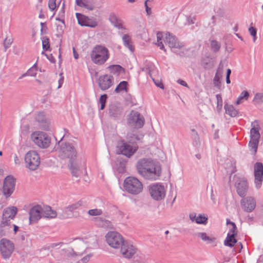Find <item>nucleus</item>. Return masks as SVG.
Returning <instances> with one entry per match:
<instances>
[{
	"label": "nucleus",
	"mask_w": 263,
	"mask_h": 263,
	"mask_svg": "<svg viewBox=\"0 0 263 263\" xmlns=\"http://www.w3.org/2000/svg\"><path fill=\"white\" fill-rule=\"evenodd\" d=\"M37 67L36 64H34L31 68H30L27 71V74L28 76L31 77H35L36 74Z\"/></svg>",
	"instance_id": "obj_50"
},
{
	"label": "nucleus",
	"mask_w": 263,
	"mask_h": 263,
	"mask_svg": "<svg viewBox=\"0 0 263 263\" xmlns=\"http://www.w3.org/2000/svg\"><path fill=\"white\" fill-rule=\"evenodd\" d=\"M31 139L39 147L46 148L51 143V138L47 134L42 132H36L32 134Z\"/></svg>",
	"instance_id": "obj_8"
},
{
	"label": "nucleus",
	"mask_w": 263,
	"mask_h": 263,
	"mask_svg": "<svg viewBox=\"0 0 263 263\" xmlns=\"http://www.w3.org/2000/svg\"><path fill=\"white\" fill-rule=\"evenodd\" d=\"M12 43H13V39L12 37H10V38L7 37L4 40L3 44H4V49H5V51H6V50L10 47V46Z\"/></svg>",
	"instance_id": "obj_49"
},
{
	"label": "nucleus",
	"mask_w": 263,
	"mask_h": 263,
	"mask_svg": "<svg viewBox=\"0 0 263 263\" xmlns=\"http://www.w3.org/2000/svg\"><path fill=\"white\" fill-rule=\"evenodd\" d=\"M138 173L144 179L149 180L158 179L161 174V167L151 159L142 158L136 164Z\"/></svg>",
	"instance_id": "obj_1"
},
{
	"label": "nucleus",
	"mask_w": 263,
	"mask_h": 263,
	"mask_svg": "<svg viewBox=\"0 0 263 263\" xmlns=\"http://www.w3.org/2000/svg\"><path fill=\"white\" fill-rule=\"evenodd\" d=\"M29 224L37 223L42 217V207L39 204L33 206L29 210Z\"/></svg>",
	"instance_id": "obj_15"
},
{
	"label": "nucleus",
	"mask_w": 263,
	"mask_h": 263,
	"mask_svg": "<svg viewBox=\"0 0 263 263\" xmlns=\"http://www.w3.org/2000/svg\"><path fill=\"white\" fill-rule=\"evenodd\" d=\"M35 120L38 122L40 127L44 130H49L50 122L46 118L43 112H39L35 116Z\"/></svg>",
	"instance_id": "obj_23"
},
{
	"label": "nucleus",
	"mask_w": 263,
	"mask_h": 263,
	"mask_svg": "<svg viewBox=\"0 0 263 263\" xmlns=\"http://www.w3.org/2000/svg\"><path fill=\"white\" fill-rule=\"evenodd\" d=\"M192 132H195L194 137H192L194 141V144L197 147H198L200 145V138L198 134V133L195 129H191Z\"/></svg>",
	"instance_id": "obj_45"
},
{
	"label": "nucleus",
	"mask_w": 263,
	"mask_h": 263,
	"mask_svg": "<svg viewBox=\"0 0 263 263\" xmlns=\"http://www.w3.org/2000/svg\"><path fill=\"white\" fill-rule=\"evenodd\" d=\"M224 108L226 113L232 117H236L238 113V110H236L232 105L226 103Z\"/></svg>",
	"instance_id": "obj_32"
},
{
	"label": "nucleus",
	"mask_w": 263,
	"mask_h": 263,
	"mask_svg": "<svg viewBox=\"0 0 263 263\" xmlns=\"http://www.w3.org/2000/svg\"><path fill=\"white\" fill-rule=\"evenodd\" d=\"M231 225L232 226V228L230 230V234H234V236H236L237 235V227L235 223H231Z\"/></svg>",
	"instance_id": "obj_52"
},
{
	"label": "nucleus",
	"mask_w": 263,
	"mask_h": 263,
	"mask_svg": "<svg viewBox=\"0 0 263 263\" xmlns=\"http://www.w3.org/2000/svg\"><path fill=\"white\" fill-rule=\"evenodd\" d=\"M88 213L91 216H99L102 213V211L100 209H95L89 210Z\"/></svg>",
	"instance_id": "obj_51"
},
{
	"label": "nucleus",
	"mask_w": 263,
	"mask_h": 263,
	"mask_svg": "<svg viewBox=\"0 0 263 263\" xmlns=\"http://www.w3.org/2000/svg\"><path fill=\"white\" fill-rule=\"evenodd\" d=\"M91 255L90 254H88L86 256H85V257H84L82 259H81V262H82V263H86L87 262L89 259H90V257H91Z\"/></svg>",
	"instance_id": "obj_58"
},
{
	"label": "nucleus",
	"mask_w": 263,
	"mask_h": 263,
	"mask_svg": "<svg viewBox=\"0 0 263 263\" xmlns=\"http://www.w3.org/2000/svg\"><path fill=\"white\" fill-rule=\"evenodd\" d=\"M249 97V93L247 90H243L237 98L235 104L239 105L243 102V100H247Z\"/></svg>",
	"instance_id": "obj_39"
},
{
	"label": "nucleus",
	"mask_w": 263,
	"mask_h": 263,
	"mask_svg": "<svg viewBox=\"0 0 263 263\" xmlns=\"http://www.w3.org/2000/svg\"><path fill=\"white\" fill-rule=\"evenodd\" d=\"M105 238L108 245L115 249L120 248L126 241L123 236L117 232H108Z\"/></svg>",
	"instance_id": "obj_9"
},
{
	"label": "nucleus",
	"mask_w": 263,
	"mask_h": 263,
	"mask_svg": "<svg viewBox=\"0 0 263 263\" xmlns=\"http://www.w3.org/2000/svg\"><path fill=\"white\" fill-rule=\"evenodd\" d=\"M92 61L98 65L103 64L109 58L108 50L101 45L96 46L90 53Z\"/></svg>",
	"instance_id": "obj_6"
},
{
	"label": "nucleus",
	"mask_w": 263,
	"mask_h": 263,
	"mask_svg": "<svg viewBox=\"0 0 263 263\" xmlns=\"http://www.w3.org/2000/svg\"><path fill=\"white\" fill-rule=\"evenodd\" d=\"M249 31L252 36H256L257 34V30L254 27H250L249 28Z\"/></svg>",
	"instance_id": "obj_56"
},
{
	"label": "nucleus",
	"mask_w": 263,
	"mask_h": 263,
	"mask_svg": "<svg viewBox=\"0 0 263 263\" xmlns=\"http://www.w3.org/2000/svg\"><path fill=\"white\" fill-rule=\"evenodd\" d=\"M86 247L84 241L77 240L72 243V247L70 249L73 255H81L85 251Z\"/></svg>",
	"instance_id": "obj_22"
},
{
	"label": "nucleus",
	"mask_w": 263,
	"mask_h": 263,
	"mask_svg": "<svg viewBox=\"0 0 263 263\" xmlns=\"http://www.w3.org/2000/svg\"><path fill=\"white\" fill-rule=\"evenodd\" d=\"M76 14L78 20V24L81 26H88L91 27H95V26L89 25L86 20V18L82 14L76 13Z\"/></svg>",
	"instance_id": "obj_38"
},
{
	"label": "nucleus",
	"mask_w": 263,
	"mask_h": 263,
	"mask_svg": "<svg viewBox=\"0 0 263 263\" xmlns=\"http://www.w3.org/2000/svg\"><path fill=\"white\" fill-rule=\"evenodd\" d=\"M153 0H146L144 2V6L147 15L152 14L151 8L148 6V2H153Z\"/></svg>",
	"instance_id": "obj_54"
},
{
	"label": "nucleus",
	"mask_w": 263,
	"mask_h": 263,
	"mask_svg": "<svg viewBox=\"0 0 263 263\" xmlns=\"http://www.w3.org/2000/svg\"><path fill=\"white\" fill-rule=\"evenodd\" d=\"M118 147L121 154L128 158L132 156L138 149L137 144H133L124 141H122Z\"/></svg>",
	"instance_id": "obj_13"
},
{
	"label": "nucleus",
	"mask_w": 263,
	"mask_h": 263,
	"mask_svg": "<svg viewBox=\"0 0 263 263\" xmlns=\"http://www.w3.org/2000/svg\"><path fill=\"white\" fill-rule=\"evenodd\" d=\"M107 96L106 94H104L101 96L99 101L101 104L100 109L103 110L105 107L106 99Z\"/></svg>",
	"instance_id": "obj_47"
},
{
	"label": "nucleus",
	"mask_w": 263,
	"mask_h": 263,
	"mask_svg": "<svg viewBox=\"0 0 263 263\" xmlns=\"http://www.w3.org/2000/svg\"><path fill=\"white\" fill-rule=\"evenodd\" d=\"M122 113V107L117 104H112L109 106V114L110 117L115 119H119Z\"/></svg>",
	"instance_id": "obj_26"
},
{
	"label": "nucleus",
	"mask_w": 263,
	"mask_h": 263,
	"mask_svg": "<svg viewBox=\"0 0 263 263\" xmlns=\"http://www.w3.org/2000/svg\"><path fill=\"white\" fill-rule=\"evenodd\" d=\"M177 82L178 84H180V85H182L183 86H185V87H187V88L189 87V86H188L187 84L184 81H183V80H182L181 79H178L177 81Z\"/></svg>",
	"instance_id": "obj_59"
},
{
	"label": "nucleus",
	"mask_w": 263,
	"mask_h": 263,
	"mask_svg": "<svg viewBox=\"0 0 263 263\" xmlns=\"http://www.w3.org/2000/svg\"><path fill=\"white\" fill-rule=\"evenodd\" d=\"M64 130L65 134L58 142L59 146V155L62 159H69V161H73L76 159L77 154L74 146L69 143H62L61 144H60L63 138L66 135L67 133H68L67 130L66 129H64Z\"/></svg>",
	"instance_id": "obj_3"
},
{
	"label": "nucleus",
	"mask_w": 263,
	"mask_h": 263,
	"mask_svg": "<svg viewBox=\"0 0 263 263\" xmlns=\"http://www.w3.org/2000/svg\"><path fill=\"white\" fill-rule=\"evenodd\" d=\"M124 188L128 193L132 195H138L143 190V184L137 178L129 176L124 181Z\"/></svg>",
	"instance_id": "obj_7"
},
{
	"label": "nucleus",
	"mask_w": 263,
	"mask_h": 263,
	"mask_svg": "<svg viewBox=\"0 0 263 263\" xmlns=\"http://www.w3.org/2000/svg\"><path fill=\"white\" fill-rule=\"evenodd\" d=\"M149 74L150 77H151L152 79L153 80V82H154L155 84L158 87L160 88L161 89H164V85L163 83H162L161 80H155L152 77V73L151 70H149Z\"/></svg>",
	"instance_id": "obj_46"
},
{
	"label": "nucleus",
	"mask_w": 263,
	"mask_h": 263,
	"mask_svg": "<svg viewBox=\"0 0 263 263\" xmlns=\"http://www.w3.org/2000/svg\"><path fill=\"white\" fill-rule=\"evenodd\" d=\"M214 83L215 86L219 87L220 81V77L218 76L217 73H216L215 77L214 78Z\"/></svg>",
	"instance_id": "obj_55"
},
{
	"label": "nucleus",
	"mask_w": 263,
	"mask_h": 263,
	"mask_svg": "<svg viewBox=\"0 0 263 263\" xmlns=\"http://www.w3.org/2000/svg\"><path fill=\"white\" fill-rule=\"evenodd\" d=\"M209 25L210 26L211 28H213L216 25V17L213 15L211 18V21L209 23Z\"/></svg>",
	"instance_id": "obj_57"
},
{
	"label": "nucleus",
	"mask_w": 263,
	"mask_h": 263,
	"mask_svg": "<svg viewBox=\"0 0 263 263\" xmlns=\"http://www.w3.org/2000/svg\"><path fill=\"white\" fill-rule=\"evenodd\" d=\"M73 56H74V58L76 59H78V58H79V54L78 53L76 52L74 48H73Z\"/></svg>",
	"instance_id": "obj_63"
},
{
	"label": "nucleus",
	"mask_w": 263,
	"mask_h": 263,
	"mask_svg": "<svg viewBox=\"0 0 263 263\" xmlns=\"http://www.w3.org/2000/svg\"><path fill=\"white\" fill-rule=\"evenodd\" d=\"M189 218L192 222H195L197 224L205 225L208 223V217L205 214H199L196 216L195 213H191L189 215Z\"/></svg>",
	"instance_id": "obj_25"
},
{
	"label": "nucleus",
	"mask_w": 263,
	"mask_h": 263,
	"mask_svg": "<svg viewBox=\"0 0 263 263\" xmlns=\"http://www.w3.org/2000/svg\"><path fill=\"white\" fill-rule=\"evenodd\" d=\"M94 221L96 224L100 227L107 229L112 228L111 222L103 217H98L95 218Z\"/></svg>",
	"instance_id": "obj_28"
},
{
	"label": "nucleus",
	"mask_w": 263,
	"mask_h": 263,
	"mask_svg": "<svg viewBox=\"0 0 263 263\" xmlns=\"http://www.w3.org/2000/svg\"><path fill=\"white\" fill-rule=\"evenodd\" d=\"M110 73L114 75L119 76L121 72H124V69L119 65H110L107 67Z\"/></svg>",
	"instance_id": "obj_33"
},
{
	"label": "nucleus",
	"mask_w": 263,
	"mask_h": 263,
	"mask_svg": "<svg viewBox=\"0 0 263 263\" xmlns=\"http://www.w3.org/2000/svg\"><path fill=\"white\" fill-rule=\"evenodd\" d=\"M157 38L158 42L157 45L161 49L165 51L162 41V40L163 39L165 44L168 45L173 52L181 57H183L185 54L186 51L183 43H180L176 36L170 34L169 32H167L165 34V37L164 39H163V33L159 32L157 34Z\"/></svg>",
	"instance_id": "obj_2"
},
{
	"label": "nucleus",
	"mask_w": 263,
	"mask_h": 263,
	"mask_svg": "<svg viewBox=\"0 0 263 263\" xmlns=\"http://www.w3.org/2000/svg\"><path fill=\"white\" fill-rule=\"evenodd\" d=\"M240 205L244 211L250 213L255 209L256 202L255 199L251 196L244 197L240 201Z\"/></svg>",
	"instance_id": "obj_17"
},
{
	"label": "nucleus",
	"mask_w": 263,
	"mask_h": 263,
	"mask_svg": "<svg viewBox=\"0 0 263 263\" xmlns=\"http://www.w3.org/2000/svg\"><path fill=\"white\" fill-rule=\"evenodd\" d=\"M253 102L254 105H261L263 103V93H257L255 95L254 98L253 100Z\"/></svg>",
	"instance_id": "obj_41"
},
{
	"label": "nucleus",
	"mask_w": 263,
	"mask_h": 263,
	"mask_svg": "<svg viewBox=\"0 0 263 263\" xmlns=\"http://www.w3.org/2000/svg\"><path fill=\"white\" fill-rule=\"evenodd\" d=\"M196 235L198 237H200L203 241H205L208 243H215L216 238L214 237H210L205 233H197Z\"/></svg>",
	"instance_id": "obj_37"
},
{
	"label": "nucleus",
	"mask_w": 263,
	"mask_h": 263,
	"mask_svg": "<svg viewBox=\"0 0 263 263\" xmlns=\"http://www.w3.org/2000/svg\"><path fill=\"white\" fill-rule=\"evenodd\" d=\"M255 184L257 189L260 187L263 179V164L257 162L254 165Z\"/></svg>",
	"instance_id": "obj_18"
},
{
	"label": "nucleus",
	"mask_w": 263,
	"mask_h": 263,
	"mask_svg": "<svg viewBox=\"0 0 263 263\" xmlns=\"http://www.w3.org/2000/svg\"><path fill=\"white\" fill-rule=\"evenodd\" d=\"M127 85V82L126 81H122L116 87L115 91L118 93L122 90H126Z\"/></svg>",
	"instance_id": "obj_44"
},
{
	"label": "nucleus",
	"mask_w": 263,
	"mask_h": 263,
	"mask_svg": "<svg viewBox=\"0 0 263 263\" xmlns=\"http://www.w3.org/2000/svg\"><path fill=\"white\" fill-rule=\"evenodd\" d=\"M14 249V243L9 239L2 238L0 241V251L4 259L9 258Z\"/></svg>",
	"instance_id": "obj_11"
},
{
	"label": "nucleus",
	"mask_w": 263,
	"mask_h": 263,
	"mask_svg": "<svg viewBox=\"0 0 263 263\" xmlns=\"http://www.w3.org/2000/svg\"><path fill=\"white\" fill-rule=\"evenodd\" d=\"M15 185V180L12 176H7L4 179L3 186V193L6 198L13 193Z\"/></svg>",
	"instance_id": "obj_14"
},
{
	"label": "nucleus",
	"mask_w": 263,
	"mask_h": 263,
	"mask_svg": "<svg viewBox=\"0 0 263 263\" xmlns=\"http://www.w3.org/2000/svg\"><path fill=\"white\" fill-rule=\"evenodd\" d=\"M120 248L121 253L127 258H132L136 251V248L128 241H126Z\"/></svg>",
	"instance_id": "obj_21"
},
{
	"label": "nucleus",
	"mask_w": 263,
	"mask_h": 263,
	"mask_svg": "<svg viewBox=\"0 0 263 263\" xmlns=\"http://www.w3.org/2000/svg\"><path fill=\"white\" fill-rule=\"evenodd\" d=\"M235 186L237 194L241 197H244L247 194L248 186L247 180L243 178H239L236 181Z\"/></svg>",
	"instance_id": "obj_20"
},
{
	"label": "nucleus",
	"mask_w": 263,
	"mask_h": 263,
	"mask_svg": "<svg viewBox=\"0 0 263 263\" xmlns=\"http://www.w3.org/2000/svg\"><path fill=\"white\" fill-rule=\"evenodd\" d=\"M149 192L153 199L157 201L161 200L165 196L164 186L159 184H154L149 186Z\"/></svg>",
	"instance_id": "obj_12"
},
{
	"label": "nucleus",
	"mask_w": 263,
	"mask_h": 263,
	"mask_svg": "<svg viewBox=\"0 0 263 263\" xmlns=\"http://www.w3.org/2000/svg\"><path fill=\"white\" fill-rule=\"evenodd\" d=\"M68 165L72 175L73 176L78 177L80 176L81 171L80 170L79 166L77 162L76 159L69 161Z\"/></svg>",
	"instance_id": "obj_29"
},
{
	"label": "nucleus",
	"mask_w": 263,
	"mask_h": 263,
	"mask_svg": "<svg viewBox=\"0 0 263 263\" xmlns=\"http://www.w3.org/2000/svg\"><path fill=\"white\" fill-rule=\"evenodd\" d=\"M108 20L110 23L115 27L118 29H123L124 27L122 25L121 20L118 17L116 14L114 12H111L108 17Z\"/></svg>",
	"instance_id": "obj_27"
},
{
	"label": "nucleus",
	"mask_w": 263,
	"mask_h": 263,
	"mask_svg": "<svg viewBox=\"0 0 263 263\" xmlns=\"http://www.w3.org/2000/svg\"><path fill=\"white\" fill-rule=\"evenodd\" d=\"M17 212L15 206H11L5 209L3 211L2 219L0 224V234L5 235V230H9L11 228L10 220L13 219Z\"/></svg>",
	"instance_id": "obj_4"
},
{
	"label": "nucleus",
	"mask_w": 263,
	"mask_h": 263,
	"mask_svg": "<svg viewBox=\"0 0 263 263\" xmlns=\"http://www.w3.org/2000/svg\"><path fill=\"white\" fill-rule=\"evenodd\" d=\"M210 46L211 50L215 53L217 52L221 47L220 43L214 40L211 41Z\"/></svg>",
	"instance_id": "obj_42"
},
{
	"label": "nucleus",
	"mask_w": 263,
	"mask_h": 263,
	"mask_svg": "<svg viewBox=\"0 0 263 263\" xmlns=\"http://www.w3.org/2000/svg\"><path fill=\"white\" fill-rule=\"evenodd\" d=\"M91 0H76V4L81 7L85 8L89 10L94 9V6L91 3Z\"/></svg>",
	"instance_id": "obj_31"
},
{
	"label": "nucleus",
	"mask_w": 263,
	"mask_h": 263,
	"mask_svg": "<svg viewBox=\"0 0 263 263\" xmlns=\"http://www.w3.org/2000/svg\"><path fill=\"white\" fill-rule=\"evenodd\" d=\"M55 20H56L57 21H59V22H60L62 23L63 24H64V23H65V22H64V17H61L60 16H59L58 17H57L55 18Z\"/></svg>",
	"instance_id": "obj_64"
},
{
	"label": "nucleus",
	"mask_w": 263,
	"mask_h": 263,
	"mask_svg": "<svg viewBox=\"0 0 263 263\" xmlns=\"http://www.w3.org/2000/svg\"><path fill=\"white\" fill-rule=\"evenodd\" d=\"M123 45L129 50L130 51H134V47L132 45V41L130 37L128 34H124L122 36Z\"/></svg>",
	"instance_id": "obj_34"
},
{
	"label": "nucleus",
	"mask_w": 263,
	"mask_h": 263,
	"mask_svg": "<svg viewBox=\"0 0 263 263\" xmlns=\"http://www.w3.org/2000/svg\"><path fill=\"white\" fill-rule=\"evenodd\" d=\"M210 191H211V198L212 200L213 203H215L216 201H215V197H214V194H213V191L212 187H211Z\"/></svg>",
	"instance_id": "obj_61"
},
{
	"label": "nucleus",
	"mask_w": 263,
	"mask_h": 263,
	"mask_svg": "<svg viewBox=\"0 0 263 263\" xmlns=\"http://www.w3.org/2000/svg\"><path fill=\"white\" fill-rule=\"evenodd\" d=\"M201 64L205 69H210L213 67V64H212L211 59L209 57H206L202 59Z\"/></svg>",
	"instance_id": "obj_40"
},
{
	"label": "nucleus",
	"mask_w": 263,
	"mask_h": 263,
	"mask_svg": "<svg viewBox=\"0 0 263 263\" xmlns=\"http://www.w3.org/2000/svg\"><path fill=\"white\" fill-rule=\"evenodd\" d=\"M58 16L61 17H64L65 16V10L64 8H61V10L59 12Z\"/></svg>",
	"instance_id": "obj_60"
},
{
	"label": "nucleus",
	"mask_w": 263,
	"mask_h": 263,
	"mask_svg": "<svg viewBox=\"0 0 263 263\" xmlns=\"http://www.w3.org/2000/svg\"><path fill=\"white\" fill-rule=\"evenodd\" d=\"M144 118L142 115L137 111H132L130 114L128 122L132 126L141 128L144 124Z\"/></svg>",
	"instance_id": "obj_16"
},
{
	"label": "nucleus",
	"mask_w": 263,
	"mask_h": 263,
	"mask_svg": "<svg viewBox=\"0 0 263 263\" xmlns=\"http://www.w3.org/2000/svg\"><path fill=\"white\" fill-rule=\"evenodd\" d=\"M42 217L47 218H54L57 216L55 211L52 210L49 206H46L44 208H42Z\"/></svg>",
	"instance_id": "obj_30"
},
{
	"label": "nucleus",
	"mask_w": 263,
	"mask_h": 263,
	"mask_svg": "<svg viewBox=\"0 0 263 263\" xmlns=\"http://www.w3.org/2000/svg\"><path fill=\"white\" fill-rule=\"evenodd\" d=\"M250 129V140L249 142V148L251 153L255 155L257 152L260 135L259 133L260 127L257 124V121L255 120L251 123Z\"/></svg>",
	"instance_id": "obj_5"
},
{
	"label": "nucleus",
	"mask_w": 263,
	"mask_h": 263,
	"mask_svg": "<svg viewBox=\"0 0 263 263\" xmlns=\"http://www.w3.org/2000/svg\"><path fill=\"white\" fill-rule=\"evenodd\" d=\"M56 0H49L48 7L50 10L53 11L57 7Z\"/></svg>",
	"instance_id": "obj_53"
},
{
	"label": "nucleus",
	"mask_w": 263,
	"mask_h": 263,
	"mask_svg": "<svg viewBox=\"0 0 263 263\" xmlns=\"http://www.w3.org/2000/svg\"><path fill=\"white\" fill-rule=\"evenodd\" d=\"M195 18L194 17H189L188 18V22L190 24H193L194 23Z\"/></svg>",
	"instance_id": "obj_62"
},
{
	"label": "nucleus",
	"mask_w": 263,
	"mask_h": 263,
	"mask_svg": "<svg viewBox=\"0 0 263 263\" xmlns=\"http://www.w3.org/2000/svg\"><path fill=\"white\" fill-rule=\"evenodd\" d=\"M113 84L114 78L112 76L105 74L100 76L98 79L99 86L102 90L108 89Z\"/></svg>",
	"instance_id": "obj_19"
},
{
	"label": "nucleus",
	"mask_w": 263,
	"mask_h": 263,
	"mask_svg": "<svg viewBox=\"0 0 263 263\" xmlns=\"http://www.w3.org/2000/svg\"><path fill=\"white\" fill-rule=\"evenodd\" d=\"M217 99V107L216 109L218 112H220L222 108V97L220 94L216 95Z\"/></svg>",
	"instance_id": "obj_43"
},
{
	"label": "nucleus",
	"mask_w": 263,
	"mask_h": 263,
	"mask_svg": "<svg viewBox=\"0 0 263 263\" xmlns=\"http://www.w3.org/2000/svg\"><path fill=\"white\" fill-rule=\"evenodd\" d=\"M81 205V204L78 202L66 207L61 215V217L62 218H71L72 216V212L78 209Z\"/></svg>",
	"instance_id": "obj_24"
},
{
	"label": "nucleus",
	"mask_w": 263,
	"mask_h": 263,
	"mask_svg": "<svg viewBox=\"0 0 263 263\" xmlns=\"http://www.w3.org/2000/svg\"><path fill=\"white\" fill-rule=\"evenodd\" d=\"M237 242V241L235 238V236H234V234L228 233L224 241V245L226 246L233 247Z\"/></svg>",
	"instance_id": "obj_35"
},
{
	"label": "nucleus",
	"mask_w": 263,
	"mask_h": 263,
	"mask_svg": "<svg viewBox=\"0 0 263 263\" xmlns=\"http://www.w3.org/2000/svg\"><path fill=\"white\" fill-rule=\"evenodd\" d=\"M25 161L27 168L35 171L40 164V157L36 152L30 151L25 155Z\"/></svg>",
	"instance_id": "obj_10"
},
{
	"label": "nucleus",
	"mask_w": 263,
	"mask_h": 263,
	"mask_svg": "<svg viewBox=\"0 0 263 263\" xmlns=\"http://www.w3.org/2000/svg\"><path fill=\"white\" fill-rule=\"evenodd\" d=\"M142 137L143 136L142 135H139L132 133H128L127 135V142L133 144H137L136 141H141Z\"/></svg>",
	"instance_id": "obj_36"
},
{
	"label": "nucleus",
	"mask_w": 263,
	"mask_h": 263,
	"mask_svg": "<svg viewBox=\"0 0 263 263\" xmlns=\"http://www.w3.org/2000/svg\"><path fill=\"white\" fill-rule=\"evenodd\" d=\"M42 46L43 49L45 50H48L50 48L49 39L46 36L43 37Z\"/></svg>",
	"instance_id": "obj_48"
}]
</instances>
